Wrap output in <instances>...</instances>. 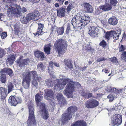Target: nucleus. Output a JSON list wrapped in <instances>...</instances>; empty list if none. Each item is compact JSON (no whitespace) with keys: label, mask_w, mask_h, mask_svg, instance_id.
<instances>
[{"label":"nucleus","mask_w":126,"mask_h":126,"mask_svg":"<svg viewBox=\"0 0 126 126\" xmlns=\"http://www.w3.org/2000/svg\"><path fill=\"white\" fill-rule=\"evenodd\" d=\"M42 113L41 116L42 118L44 119H47L49 117V114L48 111L47 110L42 111Z\"/></svg>","instance_id":"34"},{"label":"nucleus","mask_w":126,"mask_h":126,"mask_svg":"<svg viewBox=\"0 0 126 126\" xmlns=\"http://www.w3.org/2000/svg\"><path fill=\"white\" fill-rule=\"evenodd\" d=\"M64 62L65 67L67 69L69 68L71 69L73 68L72 62L71 61L69 60L64 59Z\"/></svg>","instance_id":"21"},{"label":"nucleus","mask_w":126,"mask_h":126,"mask_svg":"<svg viewBox=\"0 0 126 126\" xmlns=\"http://www.w3.org/2000/svg\"><path fill=\"white\" fill-rule=\"evenodd\" d=\"M6 7L8 8L7 12L9 17L15 15L17 17H19L22 15L21 10L22 13H24L26 12L27 10V8L25 7H23L21 9L19 6L11 2L6 4Z\"/></svg>","instance_id":"3"},{"label":"nucleus","mask_w":126,"mask_h":126,"mask_svg":"<svg viewBox=\"0 0 126 126\" xmlns=\"http://www.w3.org/2000/svg\"><path fill=\"white\" fill-rule=\"evenodd\" d=\"M72 4L71 3L66 8V10L67 12L70 11L72 9Z\"/></svg>","instance_id":"56"},{"label":"nucleus","mask_w":126,"mask_h":126,"mask_svg":"<svg viewBox=\"0 0 126 126\" xmlns=\"http://www.w3.org/2000/svg\"><path fill=\"white\" fill-rule=\"evenodd\" d=\"M112 8V6L109 3H106L100 6L98 8L100 13L103 11H106L111 10Z\"/></svg>","instance_id":"13"},{"label":"nucleus","mask_w":126,"mask_h":126,"mask_svg":"<svg viewBox=\"0 0 126 126\" xmlns=\"http://www.w3.org/2000/svg\"><path fill=\"white\" fill-rule=\"evenodd\" d=\"M38 12L37 10H35L34 12H32L31 13H30L28 14V17H29L30 20L33 19L37 18L36 20H38L37 18L38 17Z\"/></svg>","instance_id":"17"},{"label":"nucleus","mask_w":126,"mask_h":126,"mask_svg":"<svg viewBox=\"0 0 126 126\" xmlns=\"http://www.w3.org/2000/svg\"><path fill=\"white\" fill-rule=\"evenodd\" d=\"M64 97L61 93H58L57 95V98L58 100Z\"/></svg>","instance_id":"51"},{"label":"nucleus","mask_w":126,"mask_h":126,"mask_svg":"<svg viewBox=\"0 0 126 126\" xmlns=\"http://www.w3.org/2000/svg\"><path fill=\"white\" fill-rule=\"evenodd\" d=\"M45 98L46 99L48 100L50 104L52 106H54L55 103L54 102V100L53 98L49 99L46 96H45Z\"/></svg>","instance_id":"38"},{"label":"nucleus","mask_w":126,"mask_h":126,"mask_svg":"<svg viewBox=\"0 0 126 126\" xmlns=\"http://www.w3.org/2000/svg\"><path fill=\"white\" fill-rule=\"evenodd\" d=\"M31 80L29 77L26 76L23 79L22 84L23 87L25 89H28L30 87Z\"/></svg>","instance_id":"14"},{"label":"nucleus","mask_w":126,"mask_h":126,"mask_svg":"<svg viewBox=\"0 0 126 126\" xmlns=\"http://www.w3.org/2000/svg\"><path fill=\"white\" fill-rule=\"evenodd\" d=\"M4 16L3 15L0 13V20L1 21H3L4 20Z\"/></svg>","instance_id":"60"},{"label":"nucleus","mask_w":126,"mask_h":126,"mask_svg":"<svg viewBox=\"0 0 126 126\" xmlns=\"http://www.w3.org/2000/svg\"><path fill=\"white\" fill-rule=\"evenodd\" d=\"M90 21V17L86 15H83L80 17L75 15L72 19L71 23L73 27L74 30H78L83 28Z\"/></svg>","instance_id":"2"},{"label":"nucleus","mask_w":126,"mask_h":126,"mask_svg":"<svg viewBox=\"0 0 126 126\" xmlns=\"http://www.w3.org/2000/svg\"><path fill=\"white\" fill-rule=\"evenodd\" d=\"M14 29L15 31H18L19 27L17 24H15L14 26Z\"/></svg>","instance_id":"59"},{"label":"nucleus","mask_w":126,"mask_h":126,"mask_svg":"<svg viewBox=\"0 0 126 126\" xmlns=\"http://www.w3.org/2000/svg\"><path fill=\"white\" fill-rule=\"evenodd\" d=\"M39 107L40 110L42 112L46 110L45 107V105L43 103H40L39 105Z\"/></svg>","instance_id":"42"},{"label":"nucleus","mask_w":126,"mask_h":126,"mask_svg":"<svg viewBox=\"0 0 126 126\" xmlns=\"http://www.w3.org/2000/svg\"><path fill=\"white\" fill-rule=\"evenodd\" d=\"M46 84L48 87H52L54 85V90L55 92L59 91L62 89L67 84L64 90V94L68 97L72 96L71 94L76 85L79 86H80L78 82H75L68 78L55 80L52 79H47L46 80Z\"/></svg>","instance_id":"1"},{"label":"nucleus","mask_w":126,"mask_h":126,"mask_svg":"<svg viewBox=\"0 0 126 126\" xmlns=\"http://www.w3.org/2000/svg\"><path fill=\"white\" fill-rule=\"evenodd\" d=\"M88 33L91 36L94 37H97L100 34L99 29L94 26L90 28Z\"/></svg>","instance_id":"10"},{"label":"nucleus","mask_w":126,"mask_h":126,"mask_svg":"<svg viewBox=\"0 0 126 126\" xmlns=\"http://www.w3.org/2000/svg\"><path fill=\"white\" fill-rule=\"evenodd\" d=\"M28 16L27 15L26 16H23L21 20V22L24 24L28 23L31 20L29 18V17H28Z\"/></svg>","instance_id":"33"},{"label":"nucleus","mask_w":126,"mask_h":126,"mask_svg":"<svg viewBox=\"0 0 126 126\" xmlns=\"http://www.w3.org/2000/svg\"><path fill=\"white\" fill-rule=\"evenodd\" d=\"M0 80L2 83H5L7 80L6 75L1 71H0Z\"/></svg>","instance_id":"29"},{"label":"nucleus","mask_w":126,"mask_h":126,"mask_svg":"<svg viewBox=\"0 0 126 126\" xmlns=\"http://www.w3.org/2000/svg\"><path fill=\"white\" fill-rule=\"evenodd\" d=\"M57 33L59 35H62L64 32V28L63 27L58 28Z\"/></svg>","instance_id":"40"},{"label":"nucleus","mask_w":126,"mask_h":126,"mask_svg":"<svg viewBox=\"0 0 126 126\" xmlns=\"http://www.w3.org/2000/svg\"><path fill=\"white\" fill-rule=\"evenodd\" d=\"M59 104L64 105L66 102V100L64 97L58 100Z\"/></svg>","instance_id":"43"},{"label":"nucleus","mask_w":126,"mask_h":126,"mask_svg":"<svg viewBox=\"0 0 126 126\" xmlns=\"http://www.w3.org/2000/svg\"><path fill=\"white\" fill-rule=\"evenodd\" d=\"M54 46L57 49L58 53H61L63 51L67 48V44L65 41L61 39L56 41Z\"/></svg>","instance_id":"6"},{"label":"nucleus","mask_w":126,"mask_h":126,"mask_svg":"<svg viewBox=\"0 0 126 126\" xmlns=\"http://www.w3.org/2000/svg\"><path fill=\"white\" fill-rule=\"evenodd\" d=\"M84 9L88 13H92L93 10L92 7L89 3H85L83 4Z\"/></svg>","instance_id":"23"},{"label":"nucleus","mask_w":126,"mask_h":126,"mask_svg":"<svg viewBox=\"0 0 126 126\" xmlns=\"http://www.w3.org/2000/svg\"><path fill=\"white\" fill-rule=\"evenodd\" d=\"M58 29V28L54 25H52L51 27V32H56Z\"/></svg>","instance_id":"46"},{"label":"nucleus","mask_w":126,"mask_h":126,"mask_svg":"<svg viewBox=\"0 0 126 126\" xmlns=\"http://www.w3.org/2000/svg\"><path fill=\"white\" fill-rule=\"evenodd\" d=\"M38 28H39V29H43V27H44V24H41L40 23H38Z\"/></svg>","instance_id":"61"},{"label":"nucleus","mask_w":126,"mask_h":126,"mask_svg":"<svg viewBox=\"0 0 126 126\" xmlns=\"http://www.w3.org/2000/svg\"><path fill=\"white\" fill-rule=\"evenodd\" d=\"M7 90L6 88L3 87H0V94L1 97L0 99L4 101L5 100V99L7 96Z\"/></svg>","instance_id":"15"},{"label":"nucleus","mask_w":126,"mask_h":126,"mask_svg":"<svg viewBox=\"0 0 126 126\" xmlns=\"http://www.w3.org/2000/svg\"><path fill=\"white\" fill-rule=\"evenodd\" d=\"M35 57L39 59L43 60L44 58L45 55L43 52L40 51H36L34 52Z\"/></svg>","instance_id":"19"},{"label":"nucleus","mask_w":126,"mask_h":126,"mask_svg":"<svg viewBox=\"0 0 126 126\" xmlns=\"http://www.w3.org/2000/svg\"><path fill=\"white\" fill-rule=\"evenodd\" d=\"M52 45L50 43L45 45L44 47V52L47 54H49L50 53L51 47Z\"/></svg>","instance_id":"26"},{"label":"nucleus","mask_w":126,"mask_h":126,"mask_svg":"<svg viewBox=\"0 0 126 126\" xmlns=\"http://www.w3.org/2000/svg\"><path fill=\"white\" fill-rule=\"evenodd\" d=\"M77 108L74 106L68 108L66 113L63 114L62 115L61 118L62 123L64 125L67 121L70 120L73 114L77 111Z\"/></svg>","instance_id":"4"},{"label":"nucleus","mask_w":126,"mask_h":126,"mask_svg":"<svg viewBox=\"0 0 126 126\" xmlns=\"http://www.w3.org/2000/svg\"><path fill=\"white\" fill-rule=\"evenodd\" d=\"M30 62L29 59H22L21 57H20L19 59L16 61L17 65H18L20 67L24 66L28 64Z\"/></svg>","instance_id":"11"},{"label":"nucleus","mask_w":126,"mask_h":126,"mask_svg":"<svg viewBox=\"0 0 126 126\" xmlns=\"http://www.w3.org/2000/svg\"><path fill=\"white\" fill-rule=\"evenodd\" d=\"M1 34V37L2 39L5 38L7 36V33L6 32H2Z\"/></svg>","instance_id":"53"},{"label":"nucleus","mask_w":126,"mask_h":126,"mask_svg":"<svg viewBox=\"0 0 126 126\" xmlns=\"http://www.w3.org/2000/svg\"><path fill=\"white\" fill-rule=\"evenodd\" d=\"M126 41V34L125 32L123 33V36L122 39V40Z\"/></svg>","instance_id":"62"},{"label":"nucleus","mask_w":126,"mask_h":126,"mask_svg":"<svg viewBox=\"0 0 126 126\" xmlns=\"http://www.w3.org/2000/svg\"><path fill=\"white\" fill-rule=\"evenodd\" d=\"M4 54L3 50L0 48V58L2 57Z\"/></svg>","instance_id":"55"},{"label":"nucleus","mask_w":126,"mask_h":126,"mask_svg":"<svg viewBox=\"0 0 126 126\" xmlns=\"http://www.w3.org/2000/svg\"><path fill=\"white\" fill-rule=\"evenodd\" d=\"M106 43L104 40H102L99 44L100 46H102L104 47L106 46Z\"/></svg>","instance_id":"50"},{"label":"nucleus","mask_w":126,"mask_h":126,"mask_svg":"<svg viewBox=\"0 0 126 126\" xmlns=\"http://www.w3.org/2000/svg\"><path fill=\"white\" fill-rule=\"evenodd\" d=\"M26 76L29 77L31 80V78H33V79L39 78L37 72L35 71H30L26 75Z\"/></svg>","instance_id":"16"},{"label":"nucleus","mask_w":126,"mask_h":126,"mask_svg":"<svg viewBox=\"0 0 126 126\" xmlns=\"http://www.w3.org/2000/svg\"><path fill=\"white\" fill-rule=\"evenodd\" d=\"M121 55L122 59V57H123L125 61L126 62V51H124Z\"/></svg>","instance_id":"54"},{"label":"nucleus","mask_w":126,"mask_h":126,"mask_svg":"<svg viewBox=\"0 0 126 126\" xmlns=\"http://www.w3.org/2000/svg\"><path fill=\"white\" fill-rule=\"evenodd\" d=\"M53 65L57 67H60L59 64L57 63H53L52 62H50L49 63V65L48 66V72L49 73L50 77L53 78H54L55 77V76L52 74L54 73V69L53 66Z\"/></svg>","instance_id":"9"},{"label":"nucleus","mask_w":126,"mask_h":126,"mask_svg":"<svg viewBox=\"0 0 126 126\" xmlns=\"http://www.w3.org/2000/svg\"><path fill=\"white\" fill-rule=\"evenodd\" d=\"M112 37H113L114 39H118L119 37L120 36L121 34V31L118 29L116 31H112Z\"/></svg>","instance_id":"20"},{"label":"nucleus","mask_w":126,"mask_h":126,"mask_svg":"<svg viewBox=\"0 0 126 126\" xmlns=\"http://www.w3.org/2000/svg\"><path fill=\"white\" fill-rule=\"evenodd\" d=\"M42 29H39V28H38V29H37V32H36L35 35H42L43 34V32L42 31Z\"/></svg>","instance_id":"45"},{"label":"nucleus","mask_w":126,"mask_h":126,"mask_svg":"<svg viewBox=\"0 0 126 126\" xmlns=\"http://www.w3.org/2000/svg\"><path fill=\"white\" fill-rule=\"evenodd\" d=\"M29 109V116L27 120L28 126H34L36 125L35 117L34 115V108L32 105L28 104Z\"/></svg>","instance_id":"5"},{"label":"nucleus","mask_w":126,"mask_h":126,"mask_svg":"<svg viewBox=\"0 0 126 126\" xmlns=\"http://www.w3.org/2000/svg\"><path fill=\"white\" fill-rule=\"evenodd\" d=\"M16 100L17 104H20L23 102V100L22 98L20 96H16Z\"/></svg>","instance_id":"44"},{"label":"nucleus","mask_w":126,"mask_h":126,"mask_svg":"<svg viewBox=\"0 0 126 126\" xmlns=\"http://www.w3.org/2000/svg\"><path fill=\"white\" fill-rule=\"evenodd\" d=\"M112 120L111 125L117 126L121 124L122 122V115L119 114H115L111 117Z\"/></svg>","instance_id":"7"},{"label":"nucleus","mask_w":126,"mask_h":126,"mask_svg":"<svg viewBox=\"0 0 126 126\" xmlns=\"http://www.w3.org/2000/svg\"><path fill=\"white\" fill-rule=\"evenodd\" d=\"M107 98L109 99V101L110 102L112 101L114 99L113 95L111 94H109L107 96Z\"/></svg>","instance_id":"52"},{"label":"nucleus","mask_w":126,"mask_h":126,"mask_svg":"<svg viewBox=\"0 0 126 126\" xmlns=\"http://www.w3.org/2000/svg\"><path fill=\"white\" fill-rule=\"evenodd\" d=\"M125 49V48L122 45L121 46L119 47V51L120 52L124 51Z\"/></svg>","instance_id":"58"},{"label":"nucleus","mask_w":126,"mask_h":126,"mask_svg":"<svg viewBox=\"0 0 126 126\" xmlns=\"http://www.w3.org/2000/svg\"><path fill=\"white\" fill-rule=\"evenodd\" d=\"M8 93L12 91L14 88L13 84L11 82H8L7 84Z\"/></svg>","instance_id":"35"},{"label":"nucleus","mask_w":126,"mask_h":126,"mask_svg":"<svg viewBox=\"0 0 126 126\" xmlns=\"http://www.w3.org/2000/svg\"><path fill=\"white\" fill-rule=\"evenodd\" d=\"M110 1L111 4L114 6H116L117 3V1L116 0H110Z\"/></svg>","instance_id":"49"},{"label":"nucleus","mask_w":126,"mask_h":126,"mask_svg":"<svg viewBox=\"0 0 126 126\" xmlns=\"http://www.w3.org/2000/svg\"><path fill=\"white\" fill-rule=\"evenodd\" d=\"M118 20L115 16H112L108 20V23L109 24L113 26L116 25L118 22Z\"/></svg>","instance_id":"25"},{"label":"nucleus","mask_w":126,"mask_h":126,"mask_svg":"<svg viewBox=\"0 0 126 126\" xmlns=\"http://www.w3.org/2000/svg\"><path fill=\"white\" fill-rule=\"evenodd\" d=\"M4 73L8 75L10 77H12L14 75L13 71L9 68H3L1 70Z\"/></svg>","instance_id":"24"},{"label":"nucleus","mask_w":126,"mask_h":126,"mask_svg":"<svg viewBox=\"0 0 126 126\" xmlns=\"http://www.w3.org/2000/svg\"><path fill=\"white\" fill-rule=\"evenodd\" d=\"M37 67V69L40 71H43L45 68V65L41 62L38 63Z\"/></svg>","instance_id":"32"},{"label":"nucleus","mask_w":126,"mask_h":126,"mask_svg":"<svg viewBox=\"0 0 126 126\" xmlns=\"http://www.w3.org/2000/svg\"><path fill=\"white\" fill-rule=\"evenodd\" d=\"M86 67H79V69L80 70L84 71L86 69Z\"/></svg>","instance_id":"63"},{"label":"nucleus","mask_w":126,"mask_h":126,"mask_svg":"<svg viewBox=\"0 0 126 126\" xmlns=\"http://www.w3.org/2000/svg\"><path fill=\"white\" fill-rule=\"evenodd\" d=\"M17 101L16 96H10L9 98V103L12 106H15L17 105Z\"/></svg>","instance_id":"22"},{"label":"nucleus","mask_w":126,"mask_h":126,"mask_svg":"<svg viewBox=\"0 0 126 126\" xmlns=\"http://www.w3.org/2000/svg\"><path fill=\"white\" fill-rule=\"evenodd\" d=\"M15 60V57L14 55H9L7 59V62L10 64H12Z\"/></svg>","instance_id":"31"},{"label":"nucleus","mask_w":126,"mask_h":126,"mask_svg":"<svg viewBox=\"0 0 126 126\" xmlns=\"http://www.w3.org/2000/svg\"><path fill=\"white\" fill-rule=\"evenodd\" d=\"M57 10L58 16L60 17H62L65 16V8H61L59 9H57Z\"/></svg>","instance_id":"18"},{"label":"nucleus","mask_w":126,"mask_h":126,"mask_svg":"<svg viewBox=\"0 0 126 126\" xmlns=\"http://www.w3.org/2000/svg\"><path fill=\"white\" fill-rule=\"evenodd\" d=\"M112 30L106 32L105 35V37L106 39L109 40L110 37H112Z\"/></svg>","instance_id":"37"},{"label":"nucleus","mask_w":126,"mask_h":126,"mask_svg":"<svg viewBox=\"0 0 126 126\" xmlns=\"http://www.w3.org/2000/svg\"><path fill=\"white\" fill-rule=\"evenodd\" d=\"M45 95L47 97L51 99L53 97V92L51 90L48 89L45 92Z\"/></svg>","instance_id":"30"},{"label":"nucleus","mask_w":126,"mask_h":126,"mask_svg":"<svg viewBox=\"0 0 126 126\" xmlns=\"http://www.w3.org/2000/svg\"><path fill=\"white\" fill-rule=\"evenodd\" d=\"M121 106L117 104L114 105L113 106L112 110L115 111H116L119 110L121 109Z\"/></svg>","instance_id":"41"},{"label":"nucleus","mask_w":126,"mask_h":126,"mask_svg":"<svg viewBox=\"0 0 126 126\" xmlns=\"http://www.w3.org/2000/svg\"><path fill=\"white\" fill-rule=\"evenodd\" d=\"M101 88L98 87H96L95 88L93 89L92 91V92H95L97 94V93H99V91L101 90Z\"/></svg>","instance_id":"48"},{"label":"nucleus","mask_w":126,"mask_h":126,"mask_svg":"<svg viewBox=\"0 0 126 126\" xmlns=\"http://www.w3.org/2000/svg\"><path fill=\"white\" fill-rule=\"evenodd\" d=\"M70 30H71V29L70 25H67L66 31L65 32V34L68 35L69 33V32Z\"/></svg>","instance_id":"47"},{"label":"nucleus","mask_w":126,"mask_h":126,"mask_svg":"<svg viewBox=\"0 0 126 126\" xmlns=\"http://www.w3.org/2000/svg\"><path fill=\"white\" fill-rule=\"evenodd\" d=\"M43 94H40L39 93L37 94L35 96V99L36 103L37 105L38 106V104L39 102L42 101L43 98V96H42Z\"/></svg>","instance_id":"28"},{"label":"nucleus","mask_w":126,"mask_h":126,"mask_svg":"<svg viewBox=\"0 0 126 126\" xmlns=\"http://www.w3.org/2000/svg\"><path fill=\"white\" fill-rule=\"evenodd\" d=\"M106 90L108 92L113 93L116 94H121L124 91V89L117 90L115 88L111 87L110 86H107L106 88Z\"/></svg>","instance_id":"12"},{"label":"nucleus","mask_w":126,"mask_h":126,"mask_svg":"<svg viewBox=\"0 0 126 126\" xmlns=\"http://www.w3.org/2000/svg\"><path fill=\"white\" fill-rule=\"evenodd\" d=\"M71 126H87V124L83 120H80L77 121Z\"/></svg>","instance_id":"27"},{"label":"nucleus","mask_w":126,"mask_h":126,"mask_svg":"<svg viewBox=\"0 0 126 126\" xmlns=\"http://www.w3.org/2000/svg\"><path fill=\"white\" fill-rule=\"evenodd\" d=\"M39 79V78L33 79L32 82V86L33 87H34V88H37L38 86Z\"/></svg>","instance_id":"36"},{"label":"nucleus","mask_w":126,"mask_h":126,"mask_svg":"<svg viewBox=\"0 0 126 126\" xmlns=\"http://www.w3.org/2000/svg\"><path fill=\"white\" fill-rule=\"evenodd\" d=\"M79 93L81 94L82 96L85 98L86 99L87 98L88 93L85 92L83 89L81 90L79 92Z\"/></svg>","instance_id":"39"},{"label":"nucleus","mask_w":126,"mask_h":126,"mask_svg":"<svg viewBox=\"0 0 126 126\" xmlns=\"http://www.w3.org/2000/svg\"><path fill=\"white\" fill-rule=\"evenodd\" d=\"M110 61L111 62L117 63L118 62V61L117 59L115 57L110 59Z\"/></svg>","instance_id":"57"},{"label":"nucleus","mask_w":126,"mask_h":126,"mask_svg":"<svg viewBox=\"0 0 126 126\" xmlns=\"http://www.w3.org/2000/svg\"><path fill=\"white\" fill-rule=\"evenodd\" d=\"M99 104L98 101L93 99H90L86 102L85 105L86 107L89 109L96 107Z\"/></svg>","instance_id":"8"},{"label":"nucleus","mask_w":126,"mask_h":126,"mask_svg":"<svg viewBox=\"0 0 126 126\" xmlns=\"http://www.w3.org/2000/svg\"><path fill=\"white\" fill-rule=\"evenodd\" d=\"M92 96V93H88L87 97V99H88L90 98Z\"/></svg>","instance_id":"64"}]
</instances>
